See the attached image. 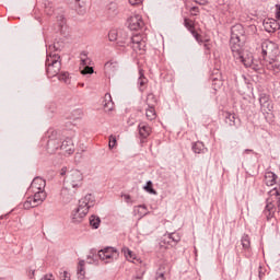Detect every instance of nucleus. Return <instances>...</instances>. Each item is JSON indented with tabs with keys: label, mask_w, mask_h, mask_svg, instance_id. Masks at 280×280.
<instances>
[{
	"label": "nucleus",
	"mask_w": 280,
	"mask_h": 280,
	"mask_svg": "<svg viewBox=\"0 0 280 280\" xmlns=\"http://www.w3.org/2000/svg\"><path fill=\"white\" fill-rule=\"evenodd\" d=\"M246 32L242 24H235L231 28L230 49L236 62H242L244 67L259 69V65L253 63V55L244 51V43H246Z\"/></svg>",
	"instance_id": "1"
},
{
	"label": "nucleus",
	"mask_w": 280,
	"mask_h": 280,
	"mask_svg": "<svg viewBox=\"0 0 280 280\" xmlns=\"http://www.w3.org/2000/svg\"><path fill=\"white\" fill-rule=\"evenodd\" d=\"M95 205L93 195H85L79 201V207L72 210L70 220L73 224H80L89 214V209Z\"/></svg>",
	"instance_id": "2"
},
{
	"label": "nucleus",
	"mask_w": 280,
	"mask_h": 280,
	"mask_svg": "<svg viewBox=\"0 0 280 280\" xmlns=\"http://www.w3.org/2000/svg\"><path fill=\"white\" fill-rule=\"evenodd\" d=\"M268 198L266 200V207L262 211V215L270 221L275 218V213L280 215V186H277L268 191Z\"/></svg>",
	"instance_id": "3"
},
{
	"label": "nucleus",
	"mask_w": 280,
	"mask_h": 280,
	"mask_svg": "<svg viewBox=\"0 0 280 280\" xmlns=\"http://www.w3.org/2000/svg\"><path fill=\"white\" fill-rule=\"evenodd\" d=\"M253 65H258V69H255L253 67H245V68L252 69L253 71H261V68L266 67V69L268 71H271L273 75H279L280 73V62L279 60H277V58H269L260 61L253 59Z\"/></svg>",
	"instance_id": "4"
},
{
	"label": "nucleus",
	"mask_w": 280,
	"mask_h": 280,
	"mask_svg": "<svg viewBox=\"0 0 280 280\" xmlns=\"http://www.w3.org/2000/svg\"><path fill=\"white\" fill-rule=\"evenodd\" d=\"M61 65L62 63L60 62V55L51 54V52L47 55L46 71H47L48 78H56V75L60 73Z\"/></svg>",
	"instance_id": "5"
},
{
	"label": "nucleus",
	"mask_w": 280,
	"mask_h": 280,
	"mask_svg": "<svg viewBox=\"0 0 280 280\" xmlns=\"http://www.w3.org/2000/svg\"><path fill=\"white\" fill-rule=\"evenodd\" d=\"M67 189H80L84 183V175L80 170H71L66 177Z\"/></svg>",
	"instance_id": "6"
},
{
	"label": "nucleus",
	"mask_w": 280,
	"mask_h": 280,
	"mask_svg": "<svg viewBox=\"0 0 280 280\" xmlns=\"http://www.w3.org/2000/svg\"><path fill=\"white\" fill-rule=\"evenodd\" d=\"M279 56V47L277 44L270 40H265L261 44V60H268L270 58H277Z\"/></svg>",
	"instance_id": "7"
},
{
	"label": "nucleus",
	"mask_w": 280,
	"mask_h": 280,
	"mask_svg": "<svg viewBox=\"0 0 280 280\" xmlns=\"http://www.w3.org/2000/svg\"><path fill=\"white\" fill-rule=\"evenodd\" d=\"M34 196L28 197L24 203V209H34V207H39V205H43L45 200L47 199V192L45 191H33Z\"/></svg>",
	"instance_id": "8"
},
{
	"label": "nucleus",
	"mask_w": 280,
	"mask_h": 280,
	"mask_svg": "<svg viewBox=\"0 0 280 280\" xmlns=\"http://www.w3.org/2000/svg\"><path fill=\"white\" fill-rule=\"evenodd\" d=\"M98 257L101 261H105V264H110L119 259V252H117V249H115L114 247H106L98 250Z\"/></svg>",
	"instance_id": "9"
},
{
	"label": "nucleus",
	"mask_w": 280,
	"mask_h": 280,
	"mask_svg": "<svg viewBox=\"0 0 280 280\" xmlns=\"http://www.w3.org/2000/svg\"><path fill=\"white\" fill-rule=\"evenodd\" d=\"M259 104L262 113H270L272 112V108H275V106L272 105V102H270V95L266 93L259 94Z\"/></svg>",
	"instance_id": "10"
},
{
	"label": "nucleus",
	"mask_w": 280,
	"mask_h": 280,
	"mask_svg": "<svg viewBox=\"0 0 280 280\" xmlns=\"http://www.w3.org/2000/svg\"><path fill=\"white\" fill-rule=\"evenodd\" d=\"M127 25L131 30V32H137L141 30V14L133 13L131 16L127 19Z\"/></svg>",
	"instance_id": "11"
},
{
	"label": "nucleus",
	"mask_w": 280,
	"mask_h": 280,
	"mask_svg": "<svg viewBox=\"0 0 280 280\" xmlns=\"http://www.w3.org/2000/svg\"><path fill=\"white\" fill-rule=\"evenodd\" d=\"M59 150L61 151V154L68 156L73 154V152H75V144H73V139L67 138L66 140H63L59 147Z\"/></svg>",
	"instance_id": "12"
},
{
	"label": "nucleus",
	"mask_w": 280,
	"mask_h": 280,
	"mask_svg": "<svg viewBox=\"0 0 280 280\" xmlns=\"http://www.w3.org/2000/svg\"><path fill=\"white\" fill-rule=\"evenodd\" d=\"M223 116L224 121L228 126H230L231 128H240V124L242 120L235 115V113L224 112Z\"/></svg>",
	"instance_id": "13"
},
{
	"label": "nucleus",
	"mask_w": 280,
	"mask_h": 280,
	"mask_svg": "<svg viewBox=\"0 0 280 280\" xmlns=\"http://www.w3.org/2000/svg\"><path fill=\"white\" fill-rule=\"evenodd\" d=\"M178 242H180V234L173 232V233L165 234L163 236L162 244H165L166 246H176Z\"/></svg>",
	"instance_id": "14"
},
{
	"label": "nucleus",
	"mask_w": 280,
	"mask_h": 280,
	"mask_svg": "<svg viewBox=\"0 0 280 280\" xmlns=\"http://www.w3.org/2000/svg\"><path fill=\"white\" fill-rule=\"evenodd\" d=\"M264 28L269 33V34H275L277 30H280V24L278 23L277 20L275 19H267L262 23Z\"/></svg>",
	"instance_id": "15"
},
{
	"label": "nucleus",
	"mask_w": 280,
	"mask_h": 280,
	"mask_svg": "<svg viewBox=\"0 0 280 280\" xmlns=\"http://www.w3.org/2000/svg\"><path fill=\"white\" fill-rule=\"evenodd\" d=\"M168 276H170V265L162 264L160 265L159 269L155 272L154 280H167Z\"/></svg>",
	"instance_id": "16"
},
{
	"label": "nucleus",
	"mask_w": 280,
	"mask_h": 280,
	"mask_svg": "<svg viewBox=\"0 0 280 280\" xmlns=\"http://www.w3.org/2000/svg\"><path fill=\"white\" fill-rule=\"evenodd\" d=\"M45 185H46L45 179L40 177H36L33 179L30 189L31 191H45Z\"/></svg>",
	"instance_id": "17"
},
{
	"label": "nucleus",
	"mask_w": 280,
	"mask_h": 280,
	"mask_svg": "<svg viewBox=\"0 0 280 280\" xmlns=\"http://www.w3.org/2000/svg\"><path fill=\"white\" fill-rule=\"evenodd\" d=\"M184 25L185 27L188 28V31L190 32V34H192L194 38L197 40V43H202V40L200 38H202L200 36V34H198V32L196 31V27L194 26V22H191L190 20L185 19L184 20Z\"/></svg>",
	"instance_id": "18"
},
{
	"label": "nucleus",
	"mask_w": 280,
	"mask_h": 280,
	"mask_svg": "<svg viewBox=\"0 0 280 280\" xmlns=\"http://www.w3.org/2000/svg\"><path fill=\"white\" fill-rule=\"evenodd\" d=\"M277 178L278 176L273 172L265 173V185H267V187H272V185H277Z\"/></svg>",
	"instance_id": "19"
},
{
	"label": "nucleus",
	"mask_w": 280,
	"mask_h": 280,
	"mask_svg": "<svg viewBox=\"0 0 280 280\" xmlns=\"http://www.w3.org/2000/svg\"><path fill=\"white\" fill-rule=\"evenodd\" d=\"M124 256L126 257L127 261H131L132 264H139V259H137V256L130 248L124 247L122 248Z\"/></svg>",
	"instance_id": "20"
},
{
	"label": "nucleus",
	"mask_w": 280,
	"mask_h": 280,
	"mask_svg": "<svg viewBox=\"0 0 280 280\" xmlns=\"http://www.w3.org/2000/svg\"><path fill=\"white\" fill-rule=\"evenodd\" d=\"M132 48L136 51H141V35L136 34L131 37Z\"/></svg>",
	"instance_id": "21"
},
{
	"label": "nucleus",
	"mask_w": 280,
	"mask_h": 280,
	"mask_svg": "<svg viewBox=\"0 0 280 280\" xmlns=\"http://www.w3.org/2000/svg\"><path fill=\"white\" fill-rule=\"evenodd\" d=\"M192 152L195 154H202L205 152V143L197 141L192 144Z\"/></svg>",
	"instance_id": "22"
},
{
	"label": "nucleus",
	"mask_w": 280,
	"mask_h": 280,
	"mask_svg": "<svg viewBox=\"0 0 280 280\" xmlns=\"http://www.w3.org/2000/svg\"><path fill=\"white\" fill-rule=\"evenodd\" d=\"M241 244H242L244 250H249L250 249V236H248V234H244L241 238Z\"/></svg>",
	"instance_id": "23"
},
{
	"label": "nucleus",
	"mask_w": 280,
	"mask_h": 280,
	"mask_svg": "<svg viewBox=\"0 0 280 280\" xmlns=\"http://www.w3.org/2000/svg\"><path fill=\"white\" fill-rule=\"evenodd\" d=\"M149 108L145 112L147 115V119H149V121H152L153 119H156V110L154 109V106H148Z\"/></svg>",
	"instance_id": "24"
},
{
	"label": "nucleus",
	"mask_w": 280,
	"mask_h": 280,
	"mask_svg": "<svg viewBox=\"0 0 280 280\" xmlns=\"http://www.w3.org/2000/svg\"><path fill=\"white\" fill-rule=\"evenodd\" d=\"M151 133H152V127L151 126L143 125L141 127V138L142 139H148V137H150Z\"/></svg>",
	"instance_id": "25"
},
{
	"label": "nucleus",
	"mask_w": 280,
	"mask_h": 280,
	"mask_svg": "<svg viewBox=\"0 0 280 280\" xmlns=\"http://www.w3.org/2000/svg\"><path fill=\"white\" fill-rule=\"evenodd\" d=\"M105 100H109L107 103H105L104 108L106 113H110L115 108V105L113 104V101L110 100V94H105Z\"/></svg>",
	"instance_id": "26"
},
{
	"label": "nucleus",
	"mask_w": 280,
	"mask_h": 280,
	"mask_svg": "<svg viewBox=\"0 0 280 280\" xmlns=\"http://www.w3.org/2000/svg\"><path fill=\"white\" fill-rule=\"evenodd\" d=\"M144 191H147V194H151L153 196H156V191L154 189V186L152 184L151 180H149L145 186L143 187Z\"/></svg>",
	"instance_id": "27"
},
{
	"label": "nucleus",
	"mask_w": 280,
	"mask_h": 280,
	"mask_svg": "<svg viewBox=\"0 0 280 280\" xmlns=\"http://www.w3.org/2000/svg\"><path fill=\"white\" fill-rule=\"evenodd\" d=\"M60 82H65V84H71V78L69 77V72H62L59 74Z\"/></svg>",
	"instance_id": "28"
},
{
	"label": "nucleus",
	"mask_w": 280,
	"mask_h": 280,
	"mask_svg": "<svg viewBox=\"0 0 280 280\" xmlns=\"http://www.w3.org/2000/svg\"><path fill=\"white\" fill-rule=\"evenodd\" d=\"M222 84H224V82L221 79H212V86L214 91H218V89H222Z\"/></svg>",
	"instance_id": "29"
},
{
	"label": "nucleus",
	"mask_w": 280,
	"mask_h": 280,
	"mask_svg": "<svg viewBox=\"0 0 280 280\" xmlns=\"http://www.w3.org/2000/svg\"><path fill=\"white\" fill-rule=\"evenodd\" d=\"M84 266H85L84 260H80L78 264V275H80L81 277H84V275H86Z\"/></svg>",
	"instance_id": "30"
},
{
	"label": "nucleus",
	"mask_w": 280,
	"mask_h": 280,
	"mask_svg": "<svg viewBox=\"0 0 280 280\" xmlns=\"http://www.w3.org/2000/svg\"><path fill=\"white\" fill-rule=\"evenodd\" d=\"M156 98L154 97V94H148L147 96V106H155Z\"/></svg>",
	"instance_id": "31"
},
{
	"label": "nucleus",
	"mask_w": 280,
	"mask_h": 280,
	"mask_svg": "<svg viewBox=\"0 0 280 280\" xmlns=\"http://www.w3.org/2000/svg\"><path fill=\"white\" fill-rule=\"evenodd\" d=\"M117 36H118L117 30L113 28V30L109 31V33H108V38H109V40H110L112 43L115 42V40H117Z\"/></svg>",
	"instance_id": "32"
},
{
	"label": "nucleus",
	"mask_w": 280,
	"mask_h": 280,
	"mask_svg": "<svg viewBox=\"0 0 280 280\" xmlns=\"http://www.w3.org/2000/svg\"><path fill=\"white\" fill-rule=\"evenodd\" d=\"M90 224H91V226H93L94 229H98V228H100V218L91 217V219H90Z\"/></svg>",
	"instance_id": "33"
},
{
	"label": "nucleus",
	"mask_w": 280,
	"mask_h": 280,
	"mask_svg": "<svg viewBox=\"0 0 280 280\" xmlns=\"http://www.w3.org/2000/svg\"><path fill=\"white\" fill-rule=\"evenodd\" d=\"M93 67L85 66L83 70H81L82 75H91L93 74Z\"/></svg>",
	"instance_id": "34"
},
{
	"label": "nucleus",
	"mask_w": 280,
	"mask_h": 280,
	"mask_svg": "<svg viewBox=\"0 0 280 280\" xmlns=\"http://www.w3.org/2000/svg\"><path fill=\"white\" fill-rule=\"evenodd\" d=\"M117 145V138L115 136H109V149L115 148Z\"/></svg>",
	"instance_id": "35"
},
{
	"label": "nucleus",
	"mask_w": 280,
	"mask_h": 280,
	"mask_svg": "<svg viewBox=\"0 0 280 280\" xmlns=\"http://www.w3.org/2000/svg\"><path fill=\"white\" fill-rule=\"evenodd\" d=\"M81 65H83V67H88V65H91V59L86 58V55H83L81 57Z\"/></svg>",
	"instance_id": "36"
},
{
	"label": "nucleus",
	"mask_w": 280,
	"mask_h": 280,
	"mask_svg": "<svg viewBox=\"0 0 280 280\" xmlns=\"http://www.w3.org/2000/svg\"><path fill=\"white\" fill-rule=\"evenodd\" d=\"M265 276H266V269L264 267L259 266V268H258V277H259V279H261Z\"/></svg>",
	"instance_id": "37"
},
{
	"label": "nucleus",
	"mask_w": 280,
	"mask_h": 280,
	"mask_svg": "<svg viewBox=\"0 0 280 280\" xmlns=\"http://www.w3.org/2000/svg\"><path fill=\"white\" fill-rule=\"evenodd\" d=\"M61 280H71V276L69 275V272L63 271L61 273Z\"/></svg>",
	"instance_id": "38"
},
{
	"label": "nucleus",
	"mask_w": 280,
	"mask_h": 280,
	"mask_svg": "<svg viewBox=\"0 0 280 280\" xmlns=\"http://www.w3.org/2000/svg\"><path fill=\"white\" fill-rule=\"evenodd\" d=\"M129 4H131L133 8L137 5H140L141 0H128Z\"/></svg>",
	"instance_id": "39"
},
{
	"label": "nucleus",
	"mask_w": 280,
	"mask_h": 280,
	"mask_svg": "<svg viewBox=\"0 0 280 280\" xmlns=\"http://www.w3.org/2000/svg\"><path fill=\"white\" fill-rule=\"evenodd\" d=\"M276 19L280 21V4H276Z\"/></svg>",
	"instance_id": "40"
},
{
	"label": "nucleus",
	"mask_w": 280,
	"mask_h": 280,
	"mask_svg": "<svg viewBox=\"0 0 280 280\" xmlns=\"http://www.w3.org/2000/svg\"><path fill=\"white\" fill-rule=\"evenodd\" d=\"M51 148H55V150H58L59 147H56V141L48 142V150H51Z\"/></svg>",
	"instance_id": "41"
},
{
	"label": "nucleus",
	"mask_w": 280,
	"mask_h": 280,
	"mask_svg": "<svg viewBox=\"0 0 280 280\" xmlns=\"http://www.w3.org/2000/svg\"><path fill=\"white\" fill-rule=\"evenodd\" d=\"M40 280H56V279L54 278V275L49 273L44 276V278H42Z\"/></svg>",
	"instance_id": "42"
},
{
	"label": "nucleus",
	"mask_w": 280,
	"mask_h": 280,
	"mask_svg": "<svg viewBox=\"0 0 280 280\" xmlns=\"http://www.w3.org/2000/svg\"><path fill=\"white\" fill-rule=\"evenodd\" d=\"M93 257H95V255H93V254L88 256L89 264H94L95 262V258H93Z\"/></svg>",
	"instance_id": "43"
},
{
	"label": "nucleus",
	"mask_w": 280,
	"mask_h": 280,
	"mask_svg": "<svg viewBox=\"0 0 280 280\" xmlns=\"http://www.w3.org/2000/svg\"><path fill=\"white\" fill-rule=\"evenodd\" d=\"M203 47L207 51L211 49V44H209V40H206V43L203 44Z\"/></svg>",
	"instance_id": "44"
},
{
	"label": "nucleus",
	"mask_w": 280,
	"mask_h": 280,
	"mask_svg": "<svg viewBox=\"0 0 280 280\" xmlns=\"http://www.w3.org/2000/svg\"><path fill=\"white\" fill-rule=\"evenodd\" d=\"M122 198H124V200L127 201V202H130V201H131L130 195H122Z\"/></svg>",
	"instance_id": "45"
},
{
	"label": "nucleus",
	"mask_w": 280,
	"mask_h": 280,
	"mask_svg": "<svg viewBox=\"0 0 280 280\" xmlns=\"http://www.w3.org/2000/svg\"><path fill=\"white\" fill-rule=\"evenodd\" d=\"M191 12L196 16L198 14V7H192Z\"/></svg>",
	"instance_id": "46"
},
{
	"label": "nucleus",
	"mask_w": 280,
	"mask_h": 280,
	"mask_svg": "<svg viewBox=\"0 0 280 280\" xmlns=\"http://www.w3.org/2000/svg\"><path fill=\"white\" fill-rule=\"evenodd\" d=\"M147 82V79L143 74H141V86Z\"/></svg>",
	"instance_id": "47"
},
{
	"label": "nucleus",
	"mask_w": 280,
	"mask_h": 280,
	"mask_svg": "<svg viewBox=\"0 0 280 280\" xmlns=\"http://www.w3.org/2000/svg\"><path fill=\"white\" fill-rule=\"evenodd\" d=\"M113 62L105 63V69H109L112 67Z\"/></svg>",
	"instance_id": "48"
},
{
	"label": "nucleus",
	"mask_w": 280,
	"mask_h": 280,
	"mask_svg": "<svg viewBox=\"0 0 280 280\" xmlns=\"http://www.w3.org/2000/svg\"><path fill=\"white\" fill-rule=\"evenodd\" d=\"M65 174H67V168L61 170V176H65Z\"/></svg>",
	"instance_id": "49"
},
{
	"label": "nucleus",
	"mask_w": 280,
	"mask_h": 280,
	"mask_svg": "<svg viewBox=\"0 0 280 280\" xmlns=\"http://www.w3.org/2000/svg\"><path fill=\"white\" fill-rule=\"evenodd\" d=\"M250 152H253V150H250V149H246V150L244 151L245 154H250Z\"/></svg>",
	"instance_id": "50"
},
{
	"label": "nucleus",
	"mask_w": 280,
	"mask_h": 280,
	"mask_svg": "<svg viewBox=\"0 0 280 280\" xmlns=\"http://www.w3.org/2000/svg\"><path fill=\"white\" fill-rule=\"evenodd\" d=\"M51 49H54V47L49 46V51H51Z\"/></svg>",
	"instance_id": "51"
},
{
	"label": "nucleus",
	"mask_w": 280,
	"mask_h": 280,
	"mask_svg": "<svg viewBox=\"0 0 280 280\" xmlns=\"http://www.w3.org/2000/svg\"><path fill=\"white\" fill-rule=\"evenodd\" d=\"M141 209H145V206L142 205V206H141Z\"/></svg>",
	"instance_id": "52"
},
{
	"label": "nucleus",
	"mask_w": 280,
	"mask_h": 280,
	"mask_svg": "<svg viewBox=\"0 0 280 280\" xmlns=\"http://www.w3.org/2000/svg\"><path fill=\"white\" fill-rule=\"evenodd\" d=\"M65 191H67V189H63V190H62V194H65Z\"/></svg>",
	"instance_id": "53"
},
{
	"label": "nucleus",
	"mask_w": 280,
	"mask_h": 280,
	"mask_svg": "<svg viewBox=\"0 0 280 280\" xmlns=\"http://www.w3.org/2000/svg\"><path fill=\"white\" fill-rule=\"evenodd\" d=\"M50 152H56V150H50Z\"/></svg>",
	"instance_id": "54"
},
{
	"label": "nucleus",
	"mask_w": 280,
	"mask_h": 280,
	"mask_svg": "<svg viewBox=\"0 0 280 280\" xmlns=\"http://www.w3.org/2000/svg\"><path fill=\"white\" fill-rule=\"evenodd\" d=\"M32 275H34V271H32Z\"/></svg>",
	"instance_id": "55"
},
{
	"label": "nucleus",
	"mask_w": 280,
	"mask_h": 280,
	"mask_svg": "<svg viewBox=\"0 0 280 280\" xmlns=\"http://www.w3.org/2000/svg\"><path fill=\"white\" fill-rule=\"evenodd\" d=\"M136 280H139V278H136Z\"/></svg>",
	"instance_id": "56"
},
{
	"label": "nucleus",
	"mask_w": 280,
	"mask_h": 280,
	"mask_svg": "<svg viewBox=\"0 0 280 280\" xmlns=\"http://www.w3.org/2000/svg\"><path fill=\"white\" fill-rule=\"evenodd\" d=\"M0 280H3V278H0Z\"/></svg>",
	"instance_id": "57"
}]
</instances>
